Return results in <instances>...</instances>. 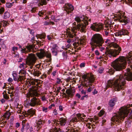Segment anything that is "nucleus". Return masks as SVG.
Returning a JSON list of instances; mask_svg holds the SVG:
<instances>
[{
  "label": "nucleus",
  "instance_id": "c756f323",
  "mask_svg": "<svg viewBox=\"0 0 132 132\" xmlns=\"http://www.w3.org/2000/svg\"><path fill=\"white\" fill-rule=\"evenodd\" d=\"M10 16V13L7 12H5L4 14V19L8 18Z\"/></svg>",
  "mask_w": 132,
  "mask_h": 132
},
{
  "label": "nucleus",
  "instance_id": "1a4fd4ad",
  "mask_svg": "<svg viewBox=\"0 0 132 132\" xmlns=\"http://www.w3.org/2000/svg\"><path fill=\"white\" fill-rule=\"evenodd\" d=\"M30 101L25 103V106L27 107L29 106H34L40 105V100L34 97H31L29 98Z\"/></svg>",
  "mask_w": 132,
  "mask_h": 132
},
{
  "label": "nucleus",
  "instance_id": "a19ab883",
  "mask_svg": "<svg viewBox=\"0 0 132 132\" xmlns=\"http://www.w3.org/2000/svg\"><path fill=\"white\" fill-rule=\"evenodd\" d=\"M52 52L53 54L55 56H56L57 55V53L58 52V50H52Z\"/></svg>",
  "mask_w": 132,
  "mask_h": 132
},
{
  "label": "nucleus",
  "instance_id": "cd10ccee",
  "mask_svg": "<svg viewBox=\"0 0 132 132\" xmlns=\"http://www.w3.org/2000/svg\"><path fill=\"white\" fill-rule=\"evenodd\" d=\"M51 14H52V12H50L49 13L48 16H46L45 17V18L46 19V17H47V18L48 19V18H49V17H50L51 16V19L52 20H54V21L56 22V21H55V16H54V15H51Z\"/></svg>",
  "mask_w": 132,
  "mask_h": 132
},
{
  "label": "nucleus",
  "instance_id": "4468645a",
  "mask_svg": "<svg viewBox=\"0 0 132 132\" xmlns=\"http://www.w3.org/2000/svg\"><path fill=\"white\" fill-rule=\"evenodd\" d=\"M64 10L66 11L67 14L70 15V16H71L72 14L71 13L74 10V7L71 4H66L65 5Z\"/></svg>",
  "mask_w": 132,
  "mask_h": 132
},
{
  "label": "nucleus",
  "instance_id": "aec40b11",
  "mask_svg": "<svg viewBox=\"0 0 132 132\" xmlns=\"http://www.w3.org/2000/svg\"><path fill=\"white\" fill-rule=\"evenodd\" d=\"M59 123V124H60L61 126H65L67 122V119L63 117L60 118L57 121Z\"/></svg>",
  "mask_w": 132,
  "mask_h": 132
},
{
  "label": "nucleus",
  "instance_id": "37998d69",
  "mask_svg": "<svg viewBox=\"0 0 132 132\" xmlns=\"http://www.w3.org/2000/svg\"><path fill=\"white\" fill-rule=\"evenodd\" d=\"M93 83H92V85L90 86H88L87 87H89L88 89L87 90V91L88 92H90L92 90H93V88H92V87H91V86H92V84Z\"/></svg>",
  "mask_w": 132,
  "mask_h": 132
},
{
  "label": "nucleus",
  "instance_id": "a18cd8bd",
  "mask_svg": "<svg viewBox=\"0 0 132 132\" xmlns=\"http://www.w3.org/2000/svg\"><path fill=\"white\" fill-rule=\"evenodd\" d=\"M42 111L44 112H47L48 111V108H45V107H43L42 108Z\"/></svg>",
  "mask_w": 132,
  "mask_h": 132
},
{
  "label": "nucleus",
  "instance_id": "2eb2a0df",
  "mask_svg": "<svg viewBox=\"0 0 132 132\" xmlns=\"http://www.w3.org/2000/svg\"><path fill=\"white\" fill-rule=\"evenodd\" d=\"M36 110L31 109L28 110L27 111L24 112L23 115L25 117H28L29 118L31 117L34 115H35Z\"/></svg>",
  "mask_w": 132,
  "mask_h": 132
},
{
  "label": "nucleus",
  "instance_id": "6e6d98bb",
  "mask_svg": "<svg viewBox=\"0 0 132 132\" xmlns=\"http://www.w3.org/2000/svg\"><path fill=\"white\" fill-rule=\"evenodd\" d=\"M34 31L33 30H30V33L32 35H34Z\"/></svg>",
  "mask_w": 132,
  "mask_h": 132
},
{
  "label": "nucleus",
  "instance_id": "473e14b6",
  "mask_svg": "<svg viewBox=\"0 0 132 132\" xmlns=\"http://www.w3.org/2000/svg\"><path fill=\"white\" fill-rule=\"evenodd\" d=\"M58 47L57 44H54L52 45V46L51 47V50H57Z\"/></svg>",
  "mask_w": 132,
  "mask_h": 132
},
{
  "label": "nucleus",
  "instance_id": "39448f33",
  "mask_svg": "<svg viewBox=\"0 0 132 132\" xmlns=\"http://www.w3.org/2000/svg\"><path fill=\"white\" fill-rule=\"evenodd\" d=\"M127 59L123 56H120L112 63L111 65L117 71L122 70L125 68L127 65Z\"/></svg>",
  "mask_w": 132,
  "mask_h": 132
},
{
  "label": "nucleus",
  "instance_id": "393cba45",
  "mask_svg": "<svg viewBox=\"0 0 132 132\" xmlns=\"http://www.w3.org/2000/svg\"><path fill=\"white\" fill-rule=\"evenodd\" d=\"M10 115V114L9 112H6L5 113L4 115V117L7 120L9 119Z\"/></svg>",
  "mask_w": 132,
  "mask_h": 132
},
{
  "label": "nucleus",
  "instance_id": "3c124183",
  "mask_svg": "<svg viewBox=\"0 0 132 132\" xmlns=\"http://www.w3.org/2000/svg\"><path fill=\"white\" fill-rule=\"evenodd\" d=\"M74 41V40H73V39H72L71 38H69L67 40V42L68 43L70 44V43H71L72 41L73 42Z\"/></svg>",
  "mask_w": 132,
  "mask_h": 132
},
{
  "label": "nucleus",
  "instance_id": "c03bdc74",
  "mask_svg": "<svg viewBox=\"0 0 132 132\" xmlns=\"http://www.w3.org/2000/svg\"><path fill=\"white\" fill-rule=\"evenodd\" d=\"M104 70V68L103 67H101L98 70V71L99 73H101L103 72Z\"/></svg>",
  "mask_w": 132,
  "mask_h": 132
},
{
  "label": "nucleus",
  "instance_id": "5701e85b",
  "mask_svg": "<svg viewBox=\"0 0 132 132\" xmlns=\"http://www.w3.org/2000/svg\"><path fill=\"white\" fill-rule=\"evenodd\" d=\"M132 120V118H130L128 120H127V121L125 122V127L127 128H129L131 126V123Z\"/></svg>",
  "mask_w": 132,
  "mask_h": 132
},
{
  "label": "nucleus",
  "instance_id": "72a5a7b5",
  "mask_svg": "<svg viewBox=\"0 0 132 132\" xmlns=\"http://www.w3.org/2000/svg\"><path fill=\"white\" fill-rule=\"evenodd\" d=\"M15 3V2H13L12 3H6V6L8 8H10L13 5V4Z\"/></svg>",
  "mask_w": 132,
  "mask_h": 132
},
{
  "label": "nucleus",
  "instance_id": "b1692460",
  "mask_svg": "<svg viewBox=\"0 0 132 132\" xmlns=\"http://www.w3.org/2000/svg\"><path fill=\"white\" fill-rule=\"evenodd\" d=\"M6 88H7V90L8 91L7 93L9 94H13L14 90V88L13 87L11 86H9L8 87H6Z\"/></svg>",
  "mask_w": 132,
  "mask_h": 132
},
{
  "label": "nucleus",
  "instance_id": "4be33fe9",
  "mask_svg": "<svg viewBox=\"0 0 132 132\" xmlns=\"http://www.w3.org/2000/svg\"><path fill=\"white\" fill-rule=\"evenodd\" d=\"M43 121L41 119L38 120L36 122V125L35 126V127H37V128L38 129H39L41 128L42 126L43 125Z\"/></svg>",
  "mask_w": 132,
  "mask_h": 132
},
{
  "label": "nucleus",
  "instance_id": "a878e982",
  "mask_svg": "<svg viewBox=\"0 0 132 132\" xmlns=\"http://www.w3.org/2000/svg\"><path fill=\"white\" fill-rule=\"evenodd\" d=\"M49 131L50 132H62L60 128L58 129L56 128L55 129H51Z\"/></svg>",
  "mask_w": 132,
  "mask_h": 132
},
{
  "label": "nucleus",
  "instance_id": "6e6552de",
  "mask_svg": "<svg viewBox=\"0 0 132 132\" xmlns=\"http://www.w3.org/2000/svg\"><path fill=\"white\" fill-rule=\"evenodd\" d=\"M124 12H118L115 16V20L118 21L122 23V25H125L130 22L129 18L124 16Z\"/></svg>",
  "mask_w": 132,
  "mask_h": 132
},
{
  "label": "nucleus",
  "instance_id": "9d476101",
  "mask_svg": "<svg viewBox=\"0 0 132 132\" xmlns=\"http://www.w3.org/2000/svg\"><path fill=\"white\" fill-rule=\"evenodd\" d=\"M82 78L85 81L87 80V81L85 82V83L83 85V86L86 87H88V86H91L92 83L95 80L94 77L92 75L89 77L87 75L84 74Z\"/></svg>",
  "mask_w": 132,
  "mask_h": 132
},
{
  "label": "nucleus",
  "instance_id": "4c0bfd02",
  "mask_svg": "<svg viewBox=\"0 0 132 132\" xmlns=\"http://www.w3.org/2000/svg\"><path fill=\"white\" fill-rule=\"evenodd\" d=\"M12 55L14 57H18L19 56V53L17 52H12Z\"/></svg>",
  "mask_w": 132,
  "mask_h": 132
},
{
  "label": "nucleus",
  "instance_id": "338daca9",
  "mask_svg": "<svg viewBox=\"0 0 132 132\" xmlns=\"http://www.w3.org/2000/svg\"><path fill=\"white\" fill-rule=\"evenodd\" d=\"M97 91L95 89H94V91L92 92L93 94V95H95L96 94H97Z\"/></svg>",
  "mask_w": 132,
  "mask_h": 132
},
{
  "label": "nucleus",
  "instance_id": "412c9836",
  "mask_svg": "<svg viewBox=\"0 0 132 132\" xmlns=\"http://www.w3.org/2000/svg\"><path fill=\"white\" fill-rule=\"evenodd\" d=\"M118 99L117 97H115L111 99L109 101V106L113 107L115 105L116 102L117 101Z\"/></svg>",
  "mask_w": 132,
  "mask_h": 132
},
{
  "label": "nucleus",
  "instance_id": "49530a36",
  "mask_svg": "<svg viewBox=\"0 0 132 132\" xmlns=\"http://www.w3.org/2000/svg\"><path fill=\"white\" fill-rule=\"evenodd\" d=\"M61 88L60 87H59L57 88V90L56 92V95L57 96L58 95V93L60 92V90L61 89Z\"/></svg>",
  "mask_w": 132,
  "mask_h": 132
},
{
  "label": "nucleus",
  "instance_id": "9b49d317",
  "mask_svg": "<svg viewBox=\"0 0 132 132\" xmlns=\"http://www.w3.org/2000/svg\"><path fill=\"white\" fill-rule=\"evenodd\" d=\"M36 54L40 59L43 58L44 57L46 56L49 59V61H50L51 60L52 58L51 53L48 52H46L43 49H41L40 52L37 53Z\"/></svg>",
  "mask_w": 132,
  "mask_h": 132
},
{
  "label": "nucleus",
  "instance_id": "f257e3e1",
  "mask_svg": "<svg viewBox=\"0 0 132 132\" xmlns=\"http://www.w3.org/2000/svg\"><path fill=\"white\" fill-rule=\"evenodd\" d=\"M126 70V72L122 74L116 76L113 80L108 81L106 89L109 87H113L116 91H119L125 87L126 80H132V65L130 64Z\"/></svg>",
  "mask_w": 132,
  "mask_h": 132
},
{
  "label": "nucleus",
  "instance_id": "6ab92c4d",
  "mask_svg": "<svg viewBox=\"0 0 132 132\" xmlns=\"http://www.w3.org/2000/svg\"><path fill=\"white\" fill-rule=\"evenodd\" d=\"M111 25L109 24H106L105 25V29L104 30L105 34L106 36H108L109 32H111V30L109 28H111Z\"/></svg>",
  "mask_w": 132,
  "mask_h": 132
},
{
  "label": "nucleus",
  "instance_id": "603ef678",
  "mask_svg": "<svg viewBox=\"0 0 132 132\" xmlns=\"http://www.w3.org/2000/svg\"><path fill=\"white\" fill-rule=\"evenodd\" d=\"M62 82V81L61 80V79L57 78V81H56V83L58 84H59L61 83V82Z\"/></svg>",
  "mask_w": 132,
  "mask_h": 132
},
{
  "label": "nucleus",
  "instance_id": "7ed1b4c3",
  "mask_svg": "<svg viewBox=\"0 0 132 132\" xmlns=\"http://www.w3.org/2000/svg\"><path fill=\"white\" fill-rule=\"evenodd\" d=\"M132 106V104L127 105L125 106L122 107L119 109V111L117 113H114L111 119L112 122L111 123V125L115 123L117 124L122 120L125 117H126L129 112L130 109L129 108Z\"/></svg>",
  "mask_w": 132,
  "mask_h": 132
},
{
  "label": "nucleus",
  "instance_id": "e2e57ef3",
  "mask_svg": "<svg viewBox=\"0 0 132 132\" xmlns=\"http://www.w3.org/2000/svg\"><path fill=\"white\" fill-rule=\"evenodd\" d=\"M47 38L49 40H51L52 39V36L50 35H48L47 36Z\"/></svg>",
  "mask_w": 132,
  "mask_h": 132
},
{
  "label": "nucleus",
  "instance_id": "f03ea898",
  "mask_svg": "<svg viewBox=\"0 0 132 132\" xmlns=\"http://www.w3.org/2000/svg\"><path fill=\"white\" fill-rule=\"evenodd\" d=\"M75 20L77 22V24L76 25L75 22L73 23V25L75 26L71 28V32H68L67 33L68 36L70 38H73L76 35L75 32L77 29L80 30L81 32H85L86 26L88 24V22L91 21L90 19L86 18L84 15L76 17Z\"/></svg>",
  "mask_w": 132,
  "mask_h": 132
},
{
  "label": "nucleus",
  "instance_id": "c9c22d12",
  "mask_svg": "<svg viewBox=\"0 0 132 132\" xmlns=\"http://www.w3.org/2000/svg\"><path fill=\"white\" fill-rule=\"evenodd\" d=\"M114 71L115 70H114L113 69L111 68H110V69H108V70L107 71V72H108V73L110 75L113 74Z\"/></svg>",
  "mask_w": 132,
  "mask_h": 132
},
{
  "label": "nucleus",
  "instance_id": "052dcab7",
  "mask_svg": "<svg viewBox=\"0 0 132 132\" xmlns=\"http://www.w3.org/2000/svg\"><path fill=\"white\" fill-rule=\"evenodd\" d=\"M95 54L97 55H98L100 54V53L97 50H96L95 51Z\"/></svg>",
  "mask_w": 132,
  "mask_h": 132
},
{
  "label": "nucleus",
  "instance_id": "13d9d810",
  "mask_svg": "<svg viewBox=\"0 0 132 132\" xmlns=\"http://www.w3.org/2000/svg\"><path fill=\"white\" fill-rule=\"evenodd\" d=\"M81 92L82 94H83L84 95H85L86 94V91L83 89L81 90Z\"/></svg>",
  "mask_w": 132,
  "mask_h": 132
},
{
  "label": "nucleus",
  "instance_id": "bf43d9fd",
  "mask_svg": "<svg viewBox=\"0 0 132 132\" xmlns=\"http://www.w3.org/2000/svg\"><path fill=\"white\" fill-rule=\"evenodd\" d=\"M18 48L17 47H13L12 48V51L13 52H15V50H17Z\"/></svg>",
  "mask_w": 132,
  "mask_h": 132
},
{
  "label": "nucleus",
  "instance_id": "58836bf2",
  "mask_svg": "<svg viewBox=\"0 0 132 132\" xmlns=\"http://www.w3.org/2000/svg\"><path fill=\"white\" fill-rule=\"evenodd\" d=\"M12 76L13 80L15 81H16L17 80V76L16 74L15 73H13L12 74Z\"/></svg>",
  "mask_w": 132,
  "mask_h": 132
},
{
  "label": "nucleus",
  "instance_id": "de8ad7c7",
  "mask_svg": "<svg viewBox=\"0 0 132 132\" xmlns=\"http://www.w3.org/2000/svg\"><path fill=\"white\" fill-rule=\"evenodd\" d=\"M5 11L3 7H0V14H2Z\"/></svg>",
  "mask_w": 132,
  "mask_h": 132
},
{
  "label": "nucleus",
  "instance_id": "0eeeda50",
  "mask_svg": "<svg viewBox=\"0 0 132 132\" xmlns=\"http://www.w3.org/2000/svg\"><path fill=\"white\" fill-rule=\"evenodd\" d=\"M37 60L35 55L32 53H30L28 54V56L26 59V63H22L20 64L19 68H20L25 69L27 67L26 66L27 65L30 66V68L32 69V66L36 63Z\"/></svg>",
  "mask_w": 132,
  "mask_h": 132
},
{
  "label": "nucleus",
  "instance_id": "4d7b16f0",
  "mask_svg": "<svg viewBox=\"0 0 132 132\" xmlns=\"http://www.w3.org/2000/svg\"><path fill=\"white\" fill-rule=\"evenodd\" d=\"M85 64L84 63H81L80 65V66L81 68L84 67L85 66Z\"/></svg>",
  "mask_w": 132,
  "mask_h": 132
},
{
  "label": "nucleus",
  "instance_id": "c85d7f7f",
  "mask_svg": "<svg viewBox=\"0 0 132 132\" xmlns=\"http://www.w3.org/2000/svg\"><path fill=\"white\" fill-rule=\"evenodd\" d=\"M19 74L20 75H22V76H23L24 77L25 76L26 74V73L25 70L21 69L20 71L19 72Z\"/></svg>",
  "mask_w": 132,
  "mask_h": 132
},
{
  "label": "nucleus",
  "instance_id": "7c9ffc66",
  "mask_svg": "<svg viewBox=\"0 0 132 132\" xmlns=\"http://www.w3.org/2000/svg\"><path fill=\"white\" fill-rule=\"evenodd\" d=\"M39 3L40 5L41 6H43V5H46L47 4L46 0H40Z\"/></svg>",
  "mask_w": 132,
  "mask_h": 132
},
{
  "label": "nucleus",
  "instance_id": "864d4df0",
  "mask_svg": "<svg viewBox=\"0 0 132 132\" xmlns=\"http://www.w3.org/2000/svg\"><path fill=\"white\" fill-rule=\"evenodd\" d=\"M62 55L63 57L64 58H67V54L66 53L64 52H63L62 53Z\"/></svg>",
  "mask_w": 132,
  "mask_h": 132
},
{
  "label": "nucleus",
  "instance_id": "2f4dec72",
  "mask_svg": "<svg viewBox=\"0 0 132 132\" xmlns=\"http://www.w3.org/2000/svg\"><path fill=\"white\" fill-rule=\"evenodd\" d=\"M41 73L38 71L34 70V72L33 74L34 76H37L38 77L39 76L40 74H41Z\"/></svg>",
  "mask_w": 132,
  "mask_h": 132
},
{
  "label": "nucleus",
  "instance_id": "5fc2aeb1",
  "mask_svg": "<svg viewBox=\"0 0 132 132\" xmlns=\"http://www.w3.org/2000/svg\"><path fill=\"white\" fill-rule=\"evenodd\" d=\"M126 0V2L128 3H130L131 4H132V0Z\"/></svg>",
  "mask_w": 132,
  "mask_h": 132
},
{
  "label": "nucleus",
  "instance_id": "774afa93",
  "mask_svg": "<svg viewBox=\"0 0 132 132\" xmlns=\"http://www.w3.org/2000/svg\"><path fill=\"white\" fill-rule=\"evenodd\" d=\"M76 96L79 98H80L81 97V95L78 93H77L76 95Z\"/></svg>",
  "mask_w": 132,
  "mask_h": 132
},
{
  "label": "nucleus",
  "instance_id": "0e129e2a",
  "mask_svg": "<svg viewBox=\"0 0 132 132\" xmlns=\"http://www.w3.org/2000/svg\"><path fill=\"white\" fill-rule=\"evenodd\" d=\"M56 71H53L52 72V75L53 76H55L56 75Z\"/></svg>",
  "mask_w": 132,
  "mask_h": 132
},
{
  "label": "nucleus",
  "instance_id": "f3484780",
  "mask_svg": "<svg viewBox=\"0 0 132 132\" xmlns=\"http://www.w3.org/2000/svg\"><path fill=\"white\" fill-rule=\"evenodd\" d=\"M129 33V32L127 30L122 29L116 32L115 34V35L116 36H121L122 35H128Z\"/></svg>",
  "mask_w": 132,
  "mask_h": 132
},
{
  "label": "nucleus",
  "instance_id": "79ce46f5",
  "mask_svg": "<svg viewBox=\"0 0 132 132\" xmlns=\"http://www.w3.org/2000/svg\"><path fill=\"white\" fill-rule=\"evenodd\" d=\"M37 10V7H33L30 10V12L31 13H35L36 12Z\"/></svg>",
  "mask_w": 132,
  "mask_h": 132
},
{
  "label": "nucleus",
  "instance_id": "20e7f679",
  "mask_svg": "<svg viewBox=\"0 0 132 132\" xmlns=\"http://www.w3.org/2000/svg\"><path fill=\"white\" fill-rule=\"evenodd\" d=\"M105 43L108 48L113 47L116 49L115 50H109L105 52V53L106 55L110 57L112 56L116 57L118 55L121 51V48L119 45L116 43H111L109 39H106L105 41Z\"/></svg>",
  "mask_w": 132,
  "mask_h": 132
},
{
  "label": "nucleus",
  "instance_id": "f8f14e48",
  "mask_svg": "<svg viewBox=\"0 0 132 132\" xmlns=\"http://www.w3.org/2000/svg\"><path fill=\"white\" fill-rule=\"evenodd\" d=\"M103 25L101 24H98L92 25L90 28L94 31L99 32L103 29Z\"/></svg>",
  "mask_w": 132,
  "mask_h": 132
},
{
  "label": "nucleus",
  "instance_id": "f704fd0d",
  "mask_svg": "<svg viewBox=\"0 0 132 132\" xmlns=\"http://www.w3.org/2000/svg\"><path fill=\"white\" fill-rule=\"evenodd\" d=\"M36 36L37 37V38L44 39L45 38V35L43 34L39 35L37 36Z\"/></svg>",
  "mask_w": 132,
  "mask_h": 132
},
{
  "label": "nucleus",
  "instance_id": "ea45409f",
  "mask_svg": "<svg viewBox=\"0 0 132 132\" xmlns=\"http://www.w3.org/2000/svg\"><path fill=\"white\" fill-rule=\"evenodd\" d=\"M3 97L5 99H7L9 98V97L7 95V94H6V92L5 91H4L3 92Z\"/></svg>",
  "mask_w": 132,
  "mask_h": 132
},
{
  "label": "nucleus",
  "instance_id": "e433bc0d",
  "mask_svg": "<svg viewBox=\"0 0 132 132\" xmlns=\"http://www.w3.org/2000/svg\"><path fill=\"white\" fill-rule=\"evenodd\" d=\"M18 109H17V111L16 112L18 113V114H24V112H23V111H22V108H18Z\"/></svg>",
  "mask_w": 132,
  "mask_h": 132
},
{
  "label": "nucleus",
  "instance_id": "680f3d73",
  "mask_svg": "<svg viewBox=\"0 0 132 132\" xmlns=\"http://www.w3.org/2000/svg\"><path fill=\"white\" fill-rule=\"evenodd\" d=\"M59 109L60 111H62L63 110V107L62 105H60L59 106Z\"/></svg>",
  "mask_w": 132,
  "mask_h": 132
},
{
  "label": "nucleus",
  "instance_id": "09e8293b",
  "mask_svg": "<svg viewBox=\"0 0 132 132\" xmlns=\"http://www.w3.org/2000/svg\"><path fill=\"white\" fill-rule=\"evenodd\" d=\"M77 116L78 117V118L76 119V120L77 121H78L80 119V117L82 116V114H77Z\"/></svg>",
  "mask_w": 132,
  "mask_h": 132
},
{
  "label": "nucleus",
  "instance_id": "bb28decb",
  "mask_svg": "<svg viewBox=\"0 0 132 132\" xmlns=\"http://www.w3.org/2000/svg\"><path fill=\"white\" fill-rule=\"evenodd\" d=\"M17 81L18 82L19 81H21L22 80H24L25 79L24 77L23 76H20L19 75L17 76Z\"/></svg>",
  "mask_w": 132,
  "mask_h": 132
},
{
  "label": "nucleus",
  "instance_id": "dca6fc26",
  "mask_svg": "<svg viewBox=\"0 0 132 132\" xmlns=\"http://www.w3.org/2000/svg\"><path fill=\"white\" fill-rule=\"evenodd\" d=\"M75 91H73L72 89L69 88L67 89L65 91L66 94L64 95V97L69 99L70 97H72L74 95Z\"/></svg>",
  "mask_w": 132,
  "mask_h": 132
},
{
  "label": "nucleus",
  "instance_id": "423d86ee",
  "mask_svg": "<svg viewBox=\"0 0 132 132\" xmlns=\"http://www.w3.org/2000/svg\"><path fill=\"white\" fill-rule=\"evenodd\" d=\"M90 45L92 46L98 47L100 50L102 51L105 49L104 47H102L104 41L102 35L98 34H94L90 39Z\"/></svg>",
  "mask_w": 132,
  "mask_h": 132
},
{
  "label": "nucleus",
  "instance_id": "ddd939ff",
  "mask_svg": "<svg viewBox=\"0 0 132 132\" xmlns=\"http://www.w3.org/2000/svg\"><path fill=\"white\" fill-rule=\"evenodd\" d=\"M18 45L19 46V48H20L21 49V52L24 53L25 54L32 51L34 47L33 45H29L26 46L25 48H21L20 45L19 44H18Z\"/></svg>",
  "mask_w": 132,
  "mask_h": 132
},
{
  "label": "nucleus",
  "instance_id": "69168bd1",
  "mask_svg": "<svg viewBox=\"0 0 132 132\" xmlns=\"http://www.w3.org/2000/svg\"><path fill=\"white\" fill-rule=\"evenodd\" d=\"M13 81V79L11 78H9L8 80V81L9 82H12Z\"/></svg>",
  "mask_w": 132,
  "mask_h": 132
},
{
  "label": "nucleus",
  "instance_id": "a211bd4d",
  "mask_svg": "<svg viewBox=\"0 0 132 132\" xmlns=\"http://www.w3.org/2000/svg\"><path fill=\"white\" fill-rule=\"evenodd\" d=\"M38 80L34 79L32 80H31L29 82V84L30 85H32V87H38L39 84H40V83H38Z\"/></svg>",
  "mask_w": 132,
  "mask_h": 132
},
{
  "label": "nucleus",
  "instance_id": "8fccbe9b",
  "mask_svg": "<svg viewBox=\"0 0 132 132\" xmlns=\"http://www.w3.org/2000/svg\"><path fill=\"white\" fill-rule=\"evenodd\" d=\"M1 25H3L4 26H6L7 24V22L6 21H2V23H1Z\"/></svg>",
  "mask_w": 132,
  "mask_h": 132
}]
</instances>
